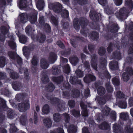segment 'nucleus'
Returning a JSON list of instances; mask_svg holds the SVG:
<instances>
[{
    "label": "nucleus",
    "instance_id": "57",
    "mask_svg": "<svg viewBox=\"0 0 133 133\" xmlns=\"http://www.w3.org/2000/svg\"><path fill=\"white\" fill-rule=\"evenodd\" d=\"M71 114L75 117L79 116H80L79 112L78 111H76L75 110H72L71 111Z\"/></svg>",
    "mask_w": 133,
    "mask_h": 133
},
{
    "label": "nucleus",
    "instance_id": "19",
    "mask_svg": "<svg viewBox=\"0 0 133 133\" xmlns=\"http://www.w3.org/2000/svg\"><path fill=\"white\" fill-rule=\"evenodd\" d=\"M40 65L41 68L44 69L47 68L49 66V64L47 63V61L44 59H42L41 60Z\"/></svg>",
    "mask_w": 133,
    "mask_h": 133
},
{
    "label": "nucleus",
    "instance_id": "30",
    "mask_svg": "<svg viewBox=\"0 0 133 133\" xmlns=\"http://www.w3.org/2000/svg\"><path fill=\"white\" fill-rule=\"evenodd\" d=\"M52 80L55 82H57L58 84H59L63 80V78L62 77H59L57 78L55 77H51Z\"/></svg>",
    "mask_w": 133,
    "mask_h": 133
},
{
    "label": "nucleus",
    "instance_id": "26",
    "mask_svg": "<svg viewBox=\"0 0 133 133\" xmlns=\"http://www.w3.org/2000/svg\"><path fill=\"white\" fill-rule=\"evenodd\" d=\"M110 111V108L105 106L103 108H102V112L104 116H107L108 115Z\"/></svg>",
    "mask_w": 133,
    "mask_h": 133
},
{
    "label": "nucleus",
    "instance_id": "8",
    "mask_svg": "<svg viewBox=\"0 0 133 133\" xmlns=\"http://www.w3.org/2000/svg\"><path fill=\"white\" fill-rule=\"evenodd\" d=\"M100 62L101 64V65L104 67L105 70L103 74V76L104 75L106 78L110 79L111 77V76L108 71L106 69V66L107 64L106 60L104 58H102L100 59Z\"/></svg>",
    "mask_w": 133,
    "mask_h": 133
},
{
    "label": "nucleus",
    "instance_id": "1",
    "mask_svg": "<svg viewBox=\"0 0 133 133\" xmlns=\"http://www.w3.org/2000/svg\"><path fill=\"white\" fill-rule=\"evenodd\" d=\"M37 11L35 10L28 15L24 13L21 14L19 16L20 21L22 23H25L27 21V18L31 23H33L37 21Z\"/></svg>",
    "mask_w": 133,
    "mask_h": 133
},
{
    "label": "nucleus",
    "instance_id": "4",
    "mask_svg": "<svg viewBox=\"0 0 133 133\" xmlns=\"http://www.w3.org/2000/svg\"><path fill=\"white\" fill-rule=\"evenodd\" d=\"M49 9H52L54 12L57 13L60 12L62 9V6L58 2L54 3H50L49 4Z\"/></svg>",
    "mask_w": 133,
    "mask_h": 133
},
{
    "label": "nucleus",
    "instance_id": "5",
    "mask_svg": "<svg viewBox=\"0 0 133 133\" xmlns=\"http://www.w3.org/2000/svg\"><path fill=\"white\" fill-rule=\"evenodd\" d=\"M19 110L21 112H23L29 109L30 105L28 100H24L20 103L18 105Z\"/></svg>",
    "mask_w": 133,
    "mask_h": 133
},
{
    "label": "nucleus",
    "instance_id": "44",
    "mask_svg": "<svg viewBox=\"0 0 133 133\" xmlns=\"http://www.w3.org/2000/svg\"><path fill=\"white\" fill-rule=\"evenodd\" d=\"M118 29L117 25L113 24L112 25L111 27L110 31L114 33L117 32Z\"/></svg>",
    "mask_w": 133,
    "mask_h": 133
},
{
    "label": "nucleus",
    "instance_id": "53",
    "mask_svg": "<svg viewBox=\"0 0 133 133\" xmlns=\"http://www.w3.org/2000/svg\"><path fill=\"white\" fill-rule=\"evenodd\" d=\"M29 48L26 46H24L23 48V51L24 55L26 56L29 53Z\"/></svg>",
    "mask_w": 133,
    "mask_h": 133
},
{
    "label": "nucleus",
    "instance_id": "27",
    "mask_svg": "<svg viewBox=\"0 0 133 133\" xmlns=\"http://www.w3.org/2000/svg\"><path fill=\"white\" fill-rule=\"evenodd\" d=\"M104 11L108 15L112 14L114 13L113 9L111 7H109L108 6L105 7Z\"/></svg>",
    "mask_w": 133,
    "mask_h": 133
},
{
    "label": "nucleus",
    "instance_id": "61",
    "mask_svg": "<svg viewBox=\"0 0 133 133\" xmlns=\"http://www.w3.org/2000/svg\"><path fill=\"white\" fill-rule=\"evenodd\" d=\"M8 55L10 58L12 59H14L15 57H16V54L12 51H9L8 52Z\"/></svg>",
    "mask_w": 133,
    "mask_h": 133
},
{
    "label": "nucleus",
    "instance_id": "38",
    "mask_svg": "<svg viewBox=\"0 0 133 133\" xmlns=\"http://www.w3.org/2000/svg\"><path fill=\"white\" fill-rule=\"evenodd\" d=\"M21 123L23 125H25L26 122V117L25 115H22L20 118Z\"/></svg>",
    "mask_w": 133,
    "mask_h": 133
},
{
    "label": "nucleus",
    "instance_id": "39",
    "mask_svg": "<svg viewBox=\"0 0 133 133\" xmlns=\"http://www.w3.org/2000/svg\"><path fill=\"white\" fill-rule=\"evenodd\" d=\"M76 131V128L75 125H71L68 129L69 133H75Z\"/></svg>",
    "mask_w": 133,
    "mask_h": 133
},
{
    "label": "nucleus",
    "instance_id": "56",
    "mask_svg": "<svg viewBox=\"0 0 133 133\" xmlns=\"http://www.w3.org/2000/svg\"><path fill=\"white\" fill-rule=\"evenodd\" d=\"M39 23L41 24H44V17L42 16V14L41 13L39 14Z\"/></svg>",
    "mask_w": 133,
    "mask_h": 133
},
{
    "label": "nucleus",
    "instance_id": "34",
    "mask_svg": "<svg viewBox=\"0 0 133 133\" xmlns=\"http://www.w3.org/2000/svg\"><path fill=\"white\" fill-rule=\"evenodd\" d=\"M16 115L15 113L11 109H10L8 111L7 116L8 118L10 119H12Z\"/></svg>",
    "mask_w": 133,
    "mask_h": 133
},
{
    "label": "nucleus",
    "instance_id": "48",
    "mask_svg": "<svg viewBox=\"0 0 133 133\" xmlns=\"http://www.w3.org/2000/svg\"><path fill=\"white\" fill-rule=\"evenodd\" d=\"M48 76L46 75H44L42 78V81L44 84H46L49 82V81Z\"/></svg>",
    "mask_w": 133,
    "mask_h": 133
},
{
    "label": "nucleus",
    "instance_id": "58",
    "mask_svg": "<svg viewBox=\"0 0 133 133\" xmlns=\"http://www.w3.org/2000/svg\"><path fill=\"white\" fill-rule=\"evenodd\" d=\"M112 81L113 84L115 85L118 86L119 85V80L117 78H114L112 79Z\"/></svg>",
    "mask_w": 133,
    "mask_h": 133
},
{
    "label": "nucleus",
    "instance_id": "50",
    "mask_svg": "<svg viewBox=\"0 0 133 133\" xmlns=\"http://www.w3.org/2000/svg\"><path fill=\"white\" fill-rule=\"evenodd\" d=\"M114 93L119 98H121L124 97V95L120 91L118 90L117 89H116V92H115Z\"/></svg>",
    "mask_w": 133,
    "mask_h": 133
},
{
    "label": "nucleus",
    "instance_id": "35",
    "mask_svg": "<svg viewBox=\"0 0 133 133\" xmlns=\"http://www.w3.org/2000/svg\"><path fill=\"white\" fill-rule=\"evenodd\" d=\"M71 94L72 97L74 98H76L79 96V92L77 90L74 89L72 90Z\"/></svg>",
    "mask_w": 133,
    "mask_h": 133
},
{
    "label": "nucleus",
    "instance_id": "3",
    "mask_svg": "<svg viewBox=\"0 0 133 133\" xmlns=\"http://www.w3.org/2000/svg\"><path fill=\"white\" fill-rule=\"evenodd\" d=\"M88 22L87 19L85 18L82 17L80 18L79 23L82 28L80 32L81 34L85 37L87 36V33L88 32V30L85 28Z\"/></svg>",
    "mask_w": 133,
    "mask_h": 133
},
{
    "label": "nucleus",
    "instance_id": "2",
    "mask_svg": "<svg viewBox=\"0 0 133 133\" xmlns=\"http://www.w3.org/2000/svg\"><path fill=\"white\" fill-rule=\"evenodd\" d=\"M125 4L129 9L128 11L126 10L124 8L120 9L119 12L116 14V15L119 19H125L128 16V14L129 11L132 10L133 7V3L132 0H125Z\"/></svg>",
    "mask_w": 133,
    "mask_h": 133
},
{
    "label": "nucleus",
    "instance_id": "62",
    "mask_svg": "<svg viewBox=\"0 0 133 133\" xmlns=\"http://www.w3.org/2000/svg\"><path fill=\"white\" fill-rule=\"evenodd\" d=\"M105 52V49L104 48L101 47L99 49L98 54L100 55H102L104 54Z\"/></svg>",
    "mask_w": 133,
    "mask_h": 133
},
{
    "label": "nucleus",
    "instance_id": "22",
    "mask_svg": "<svg viewBox=\"0 0 133 133\" xmlns=\"http://www.w3.org/2000/svg\"><path fill=\"white\" fill-rule=\"evenodd\" d=\"M97 94L100 96L104 95L106 92V90L102 86L99 87L97 89Z\"/></svg>",
    "mask_w": 133,
    "mask_h": 133
},
{
    "label": "nucleus",
    "instance_id": "29",
    "mask_svg": "<svg viewBox=\"0 0 133 133\" xmlns=\"http://www.w3.org/2000/svg\"><path fill=\"white\" fill-rule=\"evenodd\" d=\"M110 126L108 123L106 122H103L99 126V128L102 130H106Z\"/></svg>",
    "mask_w": 133,
    "mask_h": 133
},
{
    "label": "nucleus",
    "instance_id": "33",
    "mask_svg": "<svg viewBox=\"0 0 133 133\" xmlns=\"http://www.w3.org/2000/svg\"><path fill=\"white\" fill-rule=\"evenodd\" d=\"M12 87L15 90L18 91L21 90L22 86L20 83H18L16 84H13Z\"/></svg>",
    "mask_w": 133,
    "mask_h": 133
},
{
    "label": "nucleus",
    "instance_id": "32",
    "mask_svg": "<svg viewBox=\"0 0 133 133\" xmlns=\"http://www.w3.org/2000/svg\"><path fill=\"white\" fill-rule=\"evenodd\" d=\"M89 37V38L94 40H97L98 37V34L96 32H92L90 34Z\"/></svg>",
    "mask_w": 133,
    "mask_h": 133
},
{
    "label": "nucleus",
    "instance_id": "51",
    "mask_svg": "<svg viewBox=\"0 0 133 133\" xmlns=\"http://www.w3.org/2000/svg\"><path fill=\"white\" fill-rule=\"evenodd\" d=\"M105 86L108 92H111L113 91V89L109 83L108 82L106 83Z\"/></svg>",
    "mask_w": 133,
    "mask_h": 133
},
{
    "label": "nucleus",
    "instance_id": "16",
    "mask_svg": "<svg viewBox=\"0 0 133 133\" xmlns=\"http://www.w3.org/2000/svg\"><path fill=\"white\" fill-rule=\"evenodd\" d=\"M44 125L48 128L50 127L52 124L51 119L49 118H47L44 119L43 120Z\"/></svg>",
    "mask_w": 133,
    "mask_h": 133
},
{
    "label": "nucleus",
    "instance_id": "23",
    "mask_svg": "<svg viewBox=\"0 0 133 133\" xmlns=\"http://www.w3.org/2000/svg\"><path fill=\"white\" fill-rule=\"evenodd\" d=\"M16 34L19 37L20 42L22 43L25 44L27 40V38L26 36L23 35H22L20 36L19 34L17 33Z\"/></svg>",
    "mask_w": 133,
    "mask_h": 133
},
{
    "label": "nucleus",
    "instance_id": "40",
    "mask_svg": "<svg viewBox=\"0 0 133 133\" xmlns=\"http://www.w3.org/2000/svg\"><path fill=\"white\" fill-rule=\"evenodd\" d=\"M75 75L78 78L82 77L84 75V74L80 70H77L75 72Z\"/></svg>",
    "mask_w": 133,
    "mask_h": 133
},
{
    "label": "nucleus",
    "instance_id": "15",
    "mask_svg": "<svg viewBox=\"0 0 133 133\" xmlns=\"http://www.w3.org/2000/svg\"><path fill=\"white\" fill-rule=\"evenodd\" d=\"M57 56L54 52H51L48 58V61L50 64L54 63L56 60Z\"/></svg>",
    "mask_w": 133,
    "mask_h": 133
},
{
    "label": "nucleus",
    "instance_id": "6",
    "mask_svg": "<svg viewBox=\"0 0 133 133\" xmlns=\"http://www.w3.org/2000/svg\"><path fill=\"white\" fill-rule=\"evenodd\" d=\"M127 71L122 74V78L124 81H127L129 79V76L133 75V70L131 68H127Z\"/></svg>",
    "mask_w": 133,
    "mask_h": 133
},
{
    "label": "nucleus",
    "instance_id": "36",
    "mask_svg": "<svg viewBox=\"0 0 133 133\" xmlns=\"http://www.w3.org/2000/svg\"><path fill=\"white\" fill-rule=\"evenodd\" d=\"M113 131L114 132L118 133L120 131L119 125L117 124H114L113 126Z\"/></svg>",
    "mask_w": 133,
    "mask_h": 133
},
{
    "label": "nucleus",
    "instance_id": "20",
    "mask_svg": "<svg viewBox=\"0 0 133 133\" xmlns=\"http://www.w3.org/2000/svg\"><path fill=\"white\" fill-rule=\"evenodd\" d=\"M10 39L8 42V44L9 45L12 49H15L16 47V43L12 40H14L15 39L14 38V37L12 35L11 37H9Z\"/></svg>",
    "mask_w": 133,
    "mask_h": 133
},
{
    "label": "nucleus",
    "instance_id": "63",
    "mask_svg": "<svg viewBox=\"0 0 133 133\" xmlns=\"http://www.w3.org/2000/svg\"><path fill=\"white\" fill-rule=\"evenodd\" d=\"M64 117V119L66 123H68L70 120V117L68 114L65 113L63 114Z\"/></svg>",
    "mask_w": 133,
    "mask_h": 133
},
{
    "label": "nucleus",
    "instance_id": "14",
    "mask_svg": "<svg viewBox=\"0 0 133 133\" xmlns=\"http://www.w3.org/2000/svg\"><path fill=\"white\" fill-rule=\"evenodd\" d=\"M96 57L95 54L91 55V65L92 68L95 70L97 71L96 64Z\"/></svg>",
    "mask_w": 133,
    "mask_h": 133
},
{
    "label": "nucleus",
    "instance_id": "54",
    "mask_svg": "<svg viewBox=\"0 0 133 133\" xmlns=\"http://www.w3.org/2000/svg\"><path fill=\"white\" fill-rule=\"evenodd\" d=\"M70 67L68 64L63 67V71L65 73H68L70 72Z\"/></svg>",
    "mask_w": 133,
    "mask_h": 133
},
{
    "label": "nucleus",
    "instance_id": "12",
    "mask_svg": "<svg viewBox=\"0 0 133 133\" xmlns=\"http://www.w3.org/2000/svg\"><path fill=\"white\" fill-rule=\"evenodd\" d=\"M96 78L94 76L90 74L86 75L84 78V81L86 83H89L91 81H94L96 80Z\"/></svg>",
    "mask_w": 133,
    "mask_h": 133
},
{
    "label": "nucleus",
    "instance_id": "11",
    "mask_svg": "<svg viewBox=\"0 0 133 133\" xmlns=\"http://www.w3.org/2000/svg\"><path fill=\"white\" fill-rule=\"evenodd\" d=\"M80 105L82 109L81 112L82 115L85 117L88 116V113L87 109V106L86 105H85L83 102H80Z\"/></svg>",
    "mask_w": 133,
    "mask_h": 133
},
{
    "label": "nucleus",
    "instance_id": "55",
    "mask_svg": "<svg viewBox=\"0 0 133 133\" xmlns=\"http://www.w3.org/2000/svg\"><path fill=\"white\" fill-rule=\"evenodd\" d=\"M10 76L11 78L14 79H16L18 77V74L13 72L12 71H11Z\"/></svg>",
    "mask_w": 133,
    "mask_h": 133
},
{
    "label": "nucleus",
    "instance_id": "25",
    "mask_svg": "<svg viewBox=\"0 0 133 133\" xmlns=\"http://www.w3.org/2000/svg\"><path fill=\"white\" fill-rule=\"evenodd\" d=\"M78 18H75L73 21V25L74 28L77 31H79L80 29V26L78 23Z\"/></svg>",
    "mask_w": 133,
    "mask_h": 133
},
{
    "label": "nucleus",
    "instance_id": "45",
    "mask_svg": "<svg viewBox=\"0 0 133 133\" xmlns=\"http://www.w3.org/2000/svg\"><path fill=\"white\" fill-rule=\"evenodd\" d=\"M50 133H64L63 129L61 128H58L51 132Z\"/></svg>",
    "mask_w": 133,
    "mask_h": 133
},
{
    "label": "nucleus",
    "instance_id": "24",
    "mask_svg": "<svg viewBox=\"0 0 133 133\" xmlns=\"http://www.w3.org/2000/svg\"><path fill=\"white\" fill-rule=\"evenodd\" d=\"M53 118L55 122H58L60 120L61 116L59 113H56L53 115Z\"/></svg>",
    "mask_w": 133,
    "mask_h": 133
},
{
    "label": "nucleus",
    "instance_id": "31",
    "mask_svg": "<svg viewBox=\"0 0 133 133\" xmlns=\"http://www.w3.org/2000/svg\"><path fill=\"white\" fill-rule=\"evenodd\" d=\"M43 114H47L49 112V105L47 104L44 105L42 109Z\"/></svg>",
    "mask_w": 133,
    "mask_h": 133
},
{
    "label": "nucleus",
    "instance_id": "43",
    "mask_svg": "<svg viewBox=\"0 0 133 133\" xmlns=\"http://www.w3.org/2000/svg\"><path fill=\"white\" fill-rule=\"evenodd\" d=\"M61 15L63 18H68L69 16L68 11L66 10H63L61 12Z\"/></svg>",
    "mask_w": 133,
    "mask_h": 133
},
{
    "label": "nucleus",
    "instance_id": "59",
    "mask_svg": "<svg viewBox=\"0 0 133 133\" xmlns=\"http://www.w3.org/2000/svg\"><path fill=\"white\" fill-rule=\"evenodd\" d=\"M0 29L1 30L2 33L4 35H5L8 32V30L6 28L5 26H1Z\"/></svg>",
    "mask_w": 133,
    "mask_h": 133
},
{
    "label": "nucleus",
    "instance_id": "49",
    "mask_svg": "<svg viewBox=\"0 0 133 133\" xmlns=\"http://www.w3.org/2000/svg\"><path fill=\"white\" fill-rule=\"evenodd\" d=\"M69 59L70 62L72 64H74L75 65L76 64L78 61V58L75 56H74L72 58L71 57L69 58Z\"/></svg>",
    "mask_w": 133,
    "mask_h": 133
},
{
    "label": "nucleus",
    "instance_id": "64",
    "mask_svg": "<svg viewBox=\"0 0 133 133\" xmlns=\"http://www.w3.org/2000/svg\"><path fill=\"white\" fill-rule=\"evenodd\" d=\"M51 22L55 25H57L58 23V21L54 16H52L51 17Z\"/></svg>",
    "mask_w": 133,
    "mask_h": 133
},
{
    "label": "nucleus",
    "instance_id": "28",
    "mask_svg": "<svg viewBox=\"0 0 133 133\" xmlns=\"http://www.w3.org/2000/svg\"><path fill=\"white\" fill-rule=\"evenodd\" d=\"M44 4L43 0H39L36 4V7L38 9L41 10L43 8Z\"/></svg>",
    "mask_w": 133,
    "mask_h": 133
},
{
    "label": "nucleus",
    "instance_id": "9",
    "mask_svg": "<svg viewBox=\"0 0 133 133\" xmlns=\"http://www.w3.org/2000/svg\"><path fill=\"white\" fill-rule=\"evenodd\" d=\"M17 5L20 9L23 10L28 6V2L27 0H19L17 1Z\"/></svg>",
    "mask_w": 133,
    "mask_h": 133
},
{
    "label": "nucleus",
    "instance_id": "21",
    "mask_svg": "<svg viewBox=\"0 0 133 133\" xmlns=\"http://www.w3.org/2000/svg\"><path fill=\"white\" fill-rule=\"evenodd\" d=\"M61 71L59 67L55 65L53 66L52 68V73L53 75H56Z\"/></svg>",
    "mask_w": 133,
    "mask_h": 133
},
{
    "label": "nucleus",
    "instance_id": "46",
    "mask_svg": "<svg viewBox=\"0 0 133 133\" xmlns=\"http://www.w3.org/2000/svg\"><path fill=\"white\" fill-rule=\"evenodd\" d=\"M38 60L37 57L35 56H33L31 63L33 66L36 67L38 64Z\"/></svg>",
    "mask_w": 133,
    "mask_h": 133
},
{
    "label": "nucleus",
    "instance_id": "42",
    "mask_svg": "<svg viewBox=\"0 0 133 133\" xmlns=\"http://www.w3.org/2000/svg\"><path fill=\"white\" fill-rule=\"evenodd\" d=\"M10 131L11 133H15L18 131V129L15 126L14 124H12L10 125Z\"/></svg>",
    "mask_w": 133,
    "mask_h": 133
},
{
    "label": "nucleus",
    "instance_id": "52",
    "mask_svg": "<svg viewBox=\"0 0 133 133\" xmlns=\"http://www.w3.org/2000/svg\"><path fill=\"white\" fill-rule=\"evenodd\" d=\"M119 107L122 109H125L127 106V104L125 101L120 102L119 103Z\"/></svg>",
    "mask_w": 133,
    "mask_h": 133
},
{
    "label": "nucleus",
    "instance_id": "7",
    "mask_svg": "<svg viewBox=\"0 0 133 133\" xmlns=\"http://www.w3.org/2000/svg\"><path fill=\"white\" fill-rule=\"evenodd\" d=\"M51 102L53 104H58L57 106V109L58 111H60L64 110V104L62 105L59 104L60 100L58 98H51L50 99Z\"/></svg>",
    "mask_w": 133,
    "mask_h": 133
},
{
    "label": "nucleus",
    "instance_id": "47",
    "mask_svg": "<svg viewBox=\"0 0 133 133\" xmlns=\"http://www.w3.org/2000/svg\"><path fill=\"white\" fill-rule=\"evenodd\" d=\"M120 117L122 120H126L128 118V115L127 113H122L120 114Z\"/></svg>",
    "mask_w": 133,
    "mask_h": 133
},
{
    "label": "nucleus",
    "instance_id": "17",
    "mask_svg": "<svg viewBox=\"0 0 133 133\" xmlns=\"http://www.w3.org/2000/svg\"><path fill=\"white\" fill-rule=\"evenodd\" d=\"M109 67L111 69L113 70L117 69L118 68V62L115 61H111L110 63Z\"/></svg>",
    "mask_w": 133,
    "mask_h": 133
},
{
    "label": "nucleus",
    "instance_id": "18",
    "mask_svg": "<svg viewBox=\"0 0 133 133\" xmlns=\"http://www.w3.org/2000/svg\"><path fill=\"white\" fill-rule=\"evenodd\" d=\"M90 16L91 18L93 20L97 21L99 19V17L95 11L92 10L90 12Z\"/></svg>",
    "mask_w": 133,
    "mask_h": 133
},
{
    "label": "nucleus",
    "instance_id": "60",
    "mask_svg": "<svg viewBox=\"0 0 133 133\" xmlns=\"http://www.w3.org/2000/svg\"><path fill=\"white\" fill-rule=\"evenodd\" d=\"M34 30L30 26H26L25 28V32L26 33H29L31 32L32 31H34Z\"/></svg>",
    "mask_w": 133,
    "mask_h": 133
},
{
    "label": "nucleus",
    "instance_id": "13",
    "mask_svg": "<svg viewBox=\"0 0 133 133\" xmlns=\"http://www.w3.org/2000/svg\"><path fill=\"white\" fill-rule=\"evenodd\" d=\"M107 100V98L106 96H104L101 97L99 96H97L95 99V100L97 101L101 105L105 104Z\"/></svg>",
    "mask_w": 133,
    "mask_h": 133
},
{
    "label": "nucleus",
    "instance_id": "10",
    "mask_svg": "<svg viewBox=\"0 0 133 133\" xmlns=\"http://www.w3.org/2000/svg\"><path fill=\"white\" fill-rule=\"evenodd\" d=\"M35 36H31L32 39L35 41L37 40L40 43H43L46 39V37L45 35L43 34H41L39 36L38 38H35Z\"/></svg>",
    "mask_w": 133,
    "mask_h": 133
},
{
    "label": "nucleus",
    "instance_id": "37",
    "mask_svg": "<svg viewBox=\"0 0 133 133\" xmlns=\"http://www.w3.org/2000/svg\"><path fill=\"white\" fill-rule=\"evenodd\" d=\"M46 89L48 91L52 92L55 89V87L52 83H49L48 85L46 87Z\"/></svg>",
    "mask_w": 133,
    "mask_h": 133
},
{
    "label": "nucleus",
    "instance_id": "41",
    "mask_svg": "<svg viewBox=\"0 0 133 133\" xmlns=\"http://www.w3.org/2000/svg\"><path fill=\"white\" fill-rule=\"evenodd\" d=\"M6 59L3 56L0 57V66L2 68L4 67L5 65Z\"/></svg>",
    "mask_w": 133,
    "mask_h": 133
}]
</instances>
